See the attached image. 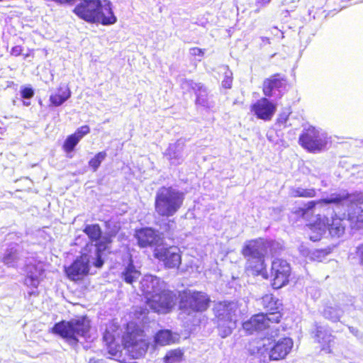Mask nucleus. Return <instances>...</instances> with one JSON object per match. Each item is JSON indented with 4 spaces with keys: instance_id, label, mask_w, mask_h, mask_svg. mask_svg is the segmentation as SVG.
I'll use <instances>...</instances> for the list:
<instances>
[{
    "instance_id": "6",
    "label": "nucleus",
    "mask_w": 363,
    "mask_h": 363,
    "mask_svg": "<svg viewBox=\"0 0 363 363\" xmlns=\"http://www.w3.org/2000/svg\"><path fill=\"white\" fill-rule=\"evenodd\" d=\"M215 321L221 337L230 335L235 327L236 306L232 302L220 301L214 308Z\"/></svg>"
},
{
    "instance_id": "30",
    "label": "nucleus",
    "mask_w": 363,
    "mask_h": 363,
    "mask_svg": "<svg viewBox=\"0 0 363 363\" xmlns=\"http://www.w3.org/2000/svg\"><path fill=\"white\" fill-rule=\"evenodd\" d=\"M174 342L172 332L169 330H159L155 335V342L157 345L164 346Z\"/></svg>"
},
{
    "instance_id": "29",
    "label": "nucleus",
    "mask_w": 363,
    "mask_h": 363,
    "mask_svg": "<svg viewBox=\"0 0 363 363\" xmlns=\"http://www.w3.org/2000/svg\"><path fill=\"white\" fill-rule=\"evenodd\" d=\"M109 242L108 240H105L102 242L98 243L96 248V259L93 263L95 267L101 268L104 265V261L102 259V254L111 250V245H109Z\"/></svg>"
},
{
    "instance_id": "34",
    "label": "nucleus",
    "mask_w": 363,
    "mask_h": 363,
    "mask_svg": "<svg viewBox=\"0 0 363 363\" xmlns=\"http://www.w3.org/2000/svg\"><path fill=\"white\" fill-rule=\"evenodd\" d=\"M106 151H101L97 152L92 158L89 161V166L91 167L93 172H96L100 167L101 162L106 157Z\"/></svg>"
},
{
    "instance_id": "13",
    "label": "nucleus",
    "mask_w": 363,
    "mask_h": 363,
    "mask_svg": "<svg viewBox=\"0 0 363 363\" xmlns=\"http://www.w3.org/2000/svg\"><path fill=\"white\" fill-rule=\"evenodd\" d=\"M270 273L272 277V287L274 289H279L289 282L290 264L283 259L277 258L272 262Z\"/></svg>"
},
{
    "instance_id": "2",
    "label": "nucleus",
    "mask_w": 363,
    "mask_h": 363,
    "mask_svg": "<svg viewBox=\"0 0 363 363\" xmlns=\"http://www.w3.org/2000/svg\"><path fill=\"white\" fill-rule=\"evenodd\" d=\"M91 329L90 320L86 315H82L69 320H61L56 323L51 328V333L64 339L70 345H77L79 337L89 336Z\"/></svg>"
},
{
    "instance_id": "39",
    "label": "nucleus",
    "mask_w": 363,
    "mask_h": 363,
    "mask_svg": "<svg viewBox=\"0 0 363 363\" xmlns=\"http://www.w3.org/2000/svg\"><path fill=\"white\" fill-rule=\"evenodd\" d=\"M26 285L34 288H37L39 284V279L37 276L27 275L24 279Z\"/></svg>"
},
{
    "instance_id": "47",
    "label": "nucleus",
    "mask_w": 363,
    "mask_h": 363,
    "mask_svg": "<svg viewBox=\"0 0 363 363\" xmlns=\"http://www.w3.org/2000/svg\"><path fill=\"white\" fill-rule=\"evenodd\" d=\"M271 1L272 0H256L255 6H257V10L259 11V9L264 8L267 4H269Z\"/></svg>"
},
{
    "instance_id": "1",
    "label": "nucleus",
    "mask_w": 363,
    "mask_h": 363,
    "mask_svg": "<svg viewBox=\"0 0 363 363\" xmlns=\"http://www.w3.org/2000/svg\"><path fill=\"white\" fill-rule=\"evenodd\" d=\"M184 194L172 186H162L155 196V212L160 218H169L176 215L182 208Z\"/></svg>"
},
{
    "instance_id": "45",
    "label": "nucleus",
    "mask_w": 363,
    "mask_h": 363,
    "mask_svg": "<svg viewBox=\"0 0 363 363\" xmlns=\"http://www.w3.org/2000/svg\"><path fill=\"white\" fill-rule=\"evenodd\" d=\"M190 52L193 56H203L204 55V50L197 47L191 48Z\"/></svg>"
},
{
    "instance_id": "33",
    "label": "nucleus",
    "mask_w": 363,
    "mask_h": 363,
    "mask_svg": "<svg viewBox=\"0 0 363 363\" xmlns=\"http://www.w3.org/2000/svg\"><path fill=\"white\" fill-rule=\"evenodd\" d=\"M316 195V191L313 188L303 189L301 187L293 188L291 190V196L294 198H313Z\"/></svg>"
},
{
    "instance_id": "22",
    "label": "nucleus",
    "mask_w": 363,
    "mask_h": 363,
    "mask_svg": "<svg viewBox=\"0 0 363 363\" xmlns=\"http://www.w3.org/2000/svg\"><path fill=\"white\" fill-rule=\"evenodd\" d=\"M315 342L320 346L321 351L327 354L332 353V346L334 343L335 337L330 332L321 326L316 327L314 331Z\"/></svg>"
},
{
    "instance_id": "19",
    "label": "nucleus",
    "mask_w": 363,
    "mask_h": 363,
    "mask_svg": "<svg viewBox=\"0 0 363 363\" xmlns=\"http://www.w3.org/2000/svg\"><path fill=\"white\" fill-rule=\"evenodd\" d=\"M245 264L244 272L248 277H262L263 279H268L267 264L265 257H250L245 258Z\"/></svg>"
},
{
    "instance_id": "14",
    "label": "nucleus",
    "mask_w": 363,
    "mask_h": 363,
    "mask_svg": "<svg viewBox=\"0 0 363 363\" xmlns=\"http://www.w3.org/2000/svg\"><path fill=\"white\" fill-rule=\"evenodd\" d=\"M89 259L86 254L77 257L69 266L65 267L64 272L67 277L74 282L81 281L89 273Z\"/></svg>"
},
{
    "instance_id": "3",
    "label": "nucleus",
    "mask_w": 363,
    "mask_h": 363,
    "mask_svg": "<svg viewBox=\"0 0 363 363\" xmlns=\"http://www.w3.org/2000/svg\"><path fill=\"white\" fill-rule=\"evenodd\" d=\"M121 342L130 359L143 357L150 345L144 330L138 327H128L121 337Z\"/></svg>"
},
{
    "instance_id": "23",
    "label": "nucleus",
    "mask_w": 363,
    "mask_h": 363,
    "mask_svg": "<svg viewBox=\"0 0 363 363\" xmlns=\"http://www.w3.org/2000/svg\"><path fill=\"white\" fill-rule=\"evenodd\" d=\"M260 303L262 308L265 311V313L272 317L277 316L276 313H277V315H280L281 320L282 319V304L273 294H267L262 296L260 299Z\"/></svg>"
},
{
    "instance_id": "21",
    "label": "nucleus",
    "mask_w": 363,
    "mask_h": 363,
    "mask_svg": "<svg viewBox=\"0 0 363 363\" xmlns=\"http://www.w3.org/2000/svg\"><path fill=\"white\" fill-rule=\"evenodd\" d=\"M286 84L287 79L284 75L275 73L264 80L262 90L265 96L271 97L274 90L285 87Z\"/></svg>"
},
{
    "instance_id": "11",
    "label": "nucleus",
    "mask_w": 363,
    "mask_h": 363,
    "mask_svg": "<svg viewBox=\"0 0 363 363\" xmlns=\"http://www.w3.org/2000/svg\"><path fill=\"white\" fill-rule=\"evenodd\" d=\"M104 225L107 229H109L104 235H103L101 227L98 223L86 224L82 230L88 237L89 241L94 243L95 248L97 247L98 243L102 242L105 240H108L110 241L109 245H112L113 239L121 230V227L119 225L114 224L111 227L109 220L105 221Z\"/></svg>"
},
{
    "instance_id": "15",
    "label": "nucleus",
    "mask_w": 363,
    "mask_h": 363,
    "mask_svg": "<svg viewBox=\"0 0 363 363\" xmlns=\"http://www.w3.org/2000/svg\"><path fill=\"white\" fill-rule=\"evenodd\" d=\"M294 347V341L291 337H283L277 340H274L273 344L268 350V357L270 361H280L284 359L291 352Z\"/></svg>"
},
{
    "instance_id": "38",
    "label": "nucleus",
    "mask_w": 363,
    "mask_h": 363,
    "mask_svg": "<svg viewBox=\"0 0 363 363\" xmlns=\"http://www.w3.org/2000/svg\"><path fill=\"white\" fill-rule=\"evenodd\" d=\"M90 132V128L87 125H82L79 128H78L72 135L78 138V141H80V140L89 133Z\"/></svg>"
},
{
    "instance_id": "44",
    "label": "nucleus",
    "mask_w": 363,
    "mask_h": 363,
    "mask_svg": "<svg viewBox=\"0 0 363 363\" xmlns=\"http://www.w3.org/2000/svg\"><path fill=\"white\" fill-rule=\"evenodd\" d=\"M23 52L21 45H15L11 50V55L15 57L20 56Z\"/></svg>"
},
{
    "instance_id": "42",
    "label": "nucleus",
    "mask_w": 363,
    "mask_h": 363,
    "mask_svg": "<svg viewBox=\"0 0 363 363\" xmlns=\"http://www.w3.org/2000/svg\"><path fill=\"white\" fill-rule=\"evenodd\" d=\"M21 96L23 99H31L34 96V91L30 87H24L21 90Z\"/></svg>"
},
{
    "instance_id": "9",
    "label": "nucleus",
    "mask_w": 363,
    "mask_h": 363,
    "mask_svg": "<svg viewBox=\"0 0 363 363\" xmlns=\"http://www.w3.org/2000/svg\"><path fill=\"white\" fill-rule=\"evenodd\" d=\"M152 255L166 269L178 270L182 265V252L177 246L156 247Z\"/></svg>"
},
{
    "instance_id": "40",
    "label": "nucleus",
    "mask_w": 363,
    "mask_h": 363,
    "mask_svg": "<svg viewBox=\"0 0 363 363\" xmlns=\"http://www.w3.org/2000/svg\"><path fill=\"white\" fill-rule=\"evenodd\" d=\"M103 340L105 342L106 345H108L110 344H113V343L116 342L115 335H113V333L111 331L108 330H106L104 332V336H103Z\"/></svg>"
},
{
    "instance_id": "35",
    "label": "nucleus",
    "mask_w": 363,
    "mask_h": 363,
    "mask_svg": "<svg viewBox=\"0 0 363 363\" xmlns=\"http://www.w3.org/2000/svg\"><path fill=\"white\" fill-rule=\"evenodd\" d=\"M78 138H75L72 134L68 135L65 140L62 148L66 153H70L74 150L75 147L79 143Z\"/></svg>"
},
{
    "instance_id": "4",
    "label": "nucleus",
    "mask_w": 363,
    "mask_h": 363,
    "mask_svg": "<svg viewBox=\"0 0 363 363\" xmlns=\"http://www.w3.org/2000/svg\"><path fill=\"white\" fill-rule=\"evenodd\" d=\"M306 225L312 232L316 233L315 236H311V240L313 241L319 240L325 230H328L332 237L340 238L344 235L346 229L345 218L337 214H334L330 218L318 214L315 220L308 222Z\"/></svg>"
},
{
    "instance_id": "46",
    "label": "nucleus",
    "mask_w": 363,
    "mask_h": 363,
    "mask_svg": "<svg viewBox=\"0 0 363 363\" xmlns=\"http://www.w3.org/2000/svg\"><path fill=\"white\" fill-rule=\"evenodd\" d=\"M165 155L169 160L179 159V156L177 155V152L170 148L168 149L167 152L165 153Z\"/></svg>"
},
{
    "instance_id": "32",
    "label": "nucleus",
    "mask_w": 363,
    "mask_h": 363,
    "mask_svg": "<svg viewBox=\"0 0 363 363\" xmlns=\"http://www.w3.org/2000/svg\"><path fill=\"white\" fill-rule=\"evenodd\" d=\"M106 346L107 353L110 355L111 359H113L121 362H125L126 359L123 357V352L121 349V346L117 342Z\"/></svg>"
},
{
    "instance_id": "28",
    "label": "nucleus",
    "mask_w": 363,
    "mask_h": 363,
    "mask_svg": "<svg viewBox=\"0 0 363 363\" xmlns=\"http://www.w3.org/2000/svg\"><path fill=\"white\" fill-rule=\"evenodd\" d=\"M141 273L136 269L132 261L129 262L128 266L122 272V277L125 282L132 284L140 277Z\"/></svg>"
},
{
    "instance_id": "20",
    "label": "nucleus",
    "mask_w": 363,
    "mask_h": 363,
    "mask_svg": "<svg viewBox=\"0 0 363 363\" xmlns=\"http://www.w3.org/2000/svg\"><path fill=\"white\" fill-rule=\"evenodd\" d=\"M342 201V198L340 196H336L334 198H325L321 199L318 200H313L307 202L304 207L298 208L295 211L294 213L303 218L304 220L308 221L309 216H313V210L317 204L323 203V204H330V203H340Z\"/></svg>"
},
{
    "instance_id": "27",
    "label": "nucleus",
    "mask_w": 363,
    "mask_h": 363,
    "mask_svg": "<svg viewBox=\"0 0 363 363\" xmlns=\"http://www.w3.org/2000/svg\"><path fill=\"white\" fill-rule=\"evenodd\" d=\"M71 96V91L67 86H59L57 92L50 96V105L60 106L63 104Z\"/></svg>"
},
{
    "instance_id": "48",
    "label": "nucleus",
    "mask_w": 363,
    "mask_h": 363,
    "mask_svg": "<svg viewBox=\"0 0 363 363\" xmlns=\"http://www.w3.org/2000/svg\"><path fill=\"white\" fill-rule=\"evenodd\" d=\"M164 231L166 233H170L172 231L169 221L164 224Z\"/></svg>"
},
{
    "instance_id": "36",
    "label": "nucleus",
    "mask_w": 363,
    "mask_h": 363,
    "mask_svg": "<svg viewBox=\"0 0 363 363\" xmlns=\"http://www.w3.org/2000/svg\"><path fill=\"white\" fill-rule=\"evenodd\" d=\"M16 250H9L2 257L1 261L7 266L12 265L16 260Z\"/></svg>"
},
{
    "instance_id": "43",
    "label": "nucleus",
    "mask_w": 363,
    "mask_h": 363,
    "mask_svg": "<svg viewBox=\"0 0 363 363\" xmlns=\"http://www.w3.org/2000/svg\"><path fill=\"white\" fill-rule=\"evenodd\" d=\"M355 253L359 264L363 266V244H360L356 247Z\"/></svg>"
},
{
    "instance_id": "5",
    "label": "nucleus",
    "mask_w": 363,
    "mask_h": 363,
    "mask_svg": "<svg viewBox=\"0 0 363 363\" xmlns=\"http://www.w3.org/2000/svg\"><path fill=\"white\" fill-rule=\"evenodd\" d=\"M178 299L179 300V292L162 285L145 300V303L152 312L165 315L174 310Z\"/></svg>"
},
{
    "instance_id": "16",
    "label": "nucleus",
    "mask_w": 363,
    "mask_h": 363,
    "mask_svg": "<svg viewBox=\"0 0 363 363\" xmlns=\"http://www.w3.org/2000/svg\"><path fill=\"white\" fill-rule=\"evenodd\" d=\"M134 237L140 248L156 247L160 240L157 231L152 227H143L135 230Z\"/></svg>"
},
{
    "instance_id": "8",
    "label": "nucleus",
    "mask_w": 363,
    "mask_h": 363,
    "mask_svg": "<svg viewBox=\"0 0 363 363\" xmlns=\"http://www.w3.org/2000/svg\"><path fill=\"white\" fill-rule=\"evenodd\" d=\"M240 252L244 258L265 257L268 254L274 256L277 250L273 240L257 238L245 241Z\"/></svg>"
},
{
    "instance_id": "41",
    "label": "nucleus",
    "mask_w": 363,
    "mask_h": 363,
    "mask_svg": "<svg viewBox=\"0 0 363 363\" xmlns=\"http://www.w3.org/2000/svg\"><path fill=\"white\" fill-rule=\"evenodd\" d=\"M289 114L286 113H281L276 120V123L279 126L286 127V124L289 120Z\"/></svg>"
},
{
    "instance_id": "18",
    "label": "nucleus",
    "mask_w": 363,
    "mask_h": 363,
    "mask_svg": "<svg viewBox=\"0 0 363 363\" xmlns=\"http://www.w3.org/2000/svg\"><path fill=\"white\" fill-rule=\"evenodd\" d=\"M99 6L100 0H82L74 7L73 12L86 22L95 23Z\"/></svg>"
},
{
    "instance_id": "12",
    "label": "nucleus",
    "mask_w": 363,
    "mask_h": 363,
    "mask_svg": "<svg viewBox=\"0 0 363 363\" xmlns=\"http://www.w3.org/2000/svg\"><path fill=\"white\" fill-rule=\"evenodd\" d=\"M276 315L272 317L265 313L255 314L243 323L242 328L249 335L265 330L270 328L272 324H277L281 322L280 315L276 313Z\"/></svg>"
},
{
    "instance_id": "10",
    "label": "nucleus",
    "mask_w": 363,
    "mask_h": 363,
    "mask_svg": "<svg viewBox=\"0 0 363 363\" xmlns=\"http://www.w3.org/2000/svg\"><path fill=\"white\" fill-rule=\"evenodd\" d=\"M298 144L306 150L311 153L323 150L327 141L323 137L320 130L315 126L309 125L303 128L298 137Z\"/></svg>"
},
{
    "instance_id": "17",
    "label": "nucleus",
    "mask_w": 363,
    "mask_h": 363,
    "mask_svg": "<svg viewBox=\"0 0 363 363\" xmlns=\"http://www.w3.org/2000/svg\"><path fill=\"white\" fill-rule=\"evenodd\" d=\"M250 109L257 118L269 121L273 118L277 106L267 98L262 97L251 104Z\"/></svg>"
},
{
    "instance_id": "25",
    "label": "nucleus",
    "mask_w": 363,
    "mask_h": 363,
    "mask_svg": "<svg viewBox=\"0 0 363 363\" xmlns=\"http://www.w3.org/2000/svg\"><path fill=\"white\" fill-rule=\"evenodd\" d=\"M161 286L160 279L157 277L152 275L144 276L140 282V289L145 300Z\"/></svg>"
},
{
    "instance_id": "37",
    "label": "nucleus",
    "mask_w": 363,
    "mask_h": 363,
    "mask_svg": "<svg viewBox=\"0 0 363 363\" xmlns=\"http://www.w3.org/2000/svg\"><path fill=\"white\" fill-rule=\"evenodd\" d=\"M233 73L230 70L228 69L224 74V78L222 80L221 85L225 89H230L233 85Z\"/></svg>"
},
{
    "instance_id": "7",
    "label": "nucleus",
    "mask_w": 363,
    "mask_h": 363,
    "mask_svg": "<svg viewBox=\"0 0 363 363\" xmlns=\"http://www.w3.org/2000/svg\"><path fill=\"white\" fill-rule=\"evenodd\" d=\"M180 310L195 313L206 311L211 302L209 296L201 291L184 289L179 291Z\"/></svg>"
},
{
    "instance_id": "31",
    "label": "nucleus",
    "mask_w": 363,
    "mask_h": 363,
    "mask_svg": "<svg viewBox=\"0 0 363 363\" xmlns=\"http://www.w3.org/2000/svg\"><path fill=\"white\" fill-rule=\"evenodd\" d=\"M184 359V351L180 348L171 350L164 357V363H177Z\"/></svg>"
},
{
    "instance_id": "24",
    "label": "nucleus",
    "mask_w": 363,
    "mask_h": 363,
    "mask_svg": "<svg viewBox=\"0 0 363 363\" xmlns=\"http://www.w3.org/2000/svg\"><path fill=\"white\" fill-rule=\"evenodd\" d=\"M117 21V18L114 15L111 1L104 0L102 3L100 0V6L97 9V20L95 23H100L104 26L114 24Z\"/></svg>"
},
{
    "instance_id": "26",
    "label": "nucleus",
    "mask_w": 363,
    "mask_h": 363,
    "mask_svg": "<svg viewBox=\"0 0 363 363\" xmlns=\"http://www.w3.org/2000/svg\"><path fill=\"white\" fill-rule=\"evenodd\" d=\"M347 220L354 225L363 223V199L352 202L347 214Z\"/></svg>"
}]
</instances>
